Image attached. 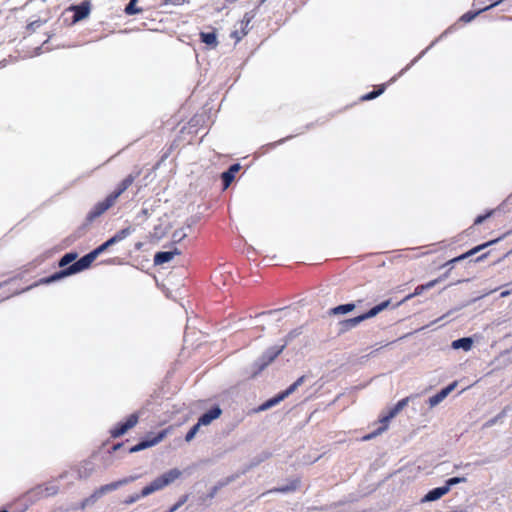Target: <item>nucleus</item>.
Returning a JSON list of instances; mask_svg holds the SVG:
<instances>
[{
	"mask_svg": "<svg viewBox=\"0 0 512 512\" xmlns=\"http://www.w3.org/2000/svg\"><path fill=\"white\" fill-rule=\"evenodd\" d=\"M135 177L133 175H128L117 187L115 191L110 193L103 201L98 202L92 210L89 212L87 218L89 221H93L97 217L101 216L108 209L113 207L118 198L132 185Z\"/></svg>",
	"mask_w": 512,
	"mask_h": 512,
	"instance_id": "1",
	"label": "nucleus"
},
{
	"mask_svg": "<svg viewBox=\"0 0 512 512\" xmlns=\"http://www.w3.org/2000/svg\"><path fill=\"white\" fill-rule=\"evenodd\" d=\"M181 474L182 472L177 468H173L165 472L161 476L155 478L149 485L144 487L141 491V496L146 497L156 491L163 489L164 487L177 480Z\"/></svg>",
	"mask_w": 512,
	"mask_h": 512,
	"instance_id": "2",
	"label": "nucleus"
},
{
	"mask_svg": "<svg viewBox=\"0 0 512 512\" xmlns=\"http://www.w3.org/2000/svg\"><path fill=\"white\" fill-rule=\"evenodd\" d=\"M389 304H390V301L386 300V301L376 305L372 309H370L367 313H364L360 316L350 318V319L340 322V331L346 332L352 328H355L364 320L375 317L380 312L384 311L389 306Z\"/></svg>",
	"mask_w": 512,
	"mask_h": 512,
	"instance_id": "3",
	"label": "nucleus"
},
{
	"mask_svg": "<svg viewBox=\"0 0 512 512\" xmlns=\"http://www.w3.org/2000/svg\"><path fill=\"white\" fill-rule=\"evenodd\" d=\"M305 380H306V376L305 375L301 376L292 385H290L285 391H283L282 393L278 394L277 396H275V397L269 399L268 401H266L265 403H263L259 407L258 410L265 411V410L270 409L271 407L277 405L282 400H284L286 397H288L289 395L294 393L298 389V387H300L305 382Z\"/></svg>",
	"mask_w": 512,
	"mask_h": 512,
	"instance_id": "4",
	"label": "nucleus"
},
{
	"mask_svg": "<svg viewBox=\"0 0 512 512\" xmlns=\"http://www.w3.org/2000/svg\"><path fill=\"white\" fill-rule=\"evenodd\" d=\"M93 261H94V259L91 256V254L89 253V254L83 256L78 261H76L71 266H69L66 270H64L61 273L51 277V279H49L48 281L58 279L61 276L72 275V274L78 273L80 271H83V270L87 269L93 263Z\"/></svg>",
	"mask_w": 512,
	"mask_h": 512,
	"instance_id": "5",
	"label": "nucleus"
},
{
	"mask_svg": "<svg viewBox=\"0 0 512 512\" xmlns=\"http://www.w3.org/2000/svg\"><path fill=\"white\" fill-rule=\"evenodd\" d=\"M285 344L281 346L271 347L267 352L258 360L257 365L259 370H263L268 366L285 348Z\"/></svg>",
	"mask_w": 512,
	"mask_h": 512,
	"instance_id": "6",
	"label": "nucleus"
},
{
	"mask_svg": "<svg viewBox=\"0 0 512 512\" xmlns=\"http://www.w3.org/2000/svg\"><path fill=\"white\" fill-rule=\"evenodd\" d=\"M137 478H138L137 476H130L128 478H124L122 480H119V481H116V482H113V483H110V484L103 485L99 489L96 490V497H102L105 494L118 489L122 485H125V484H128V483L132 482V481H135Z\"/></svg>",
	"mask_w": 512,
	"mask_h": 512,
	"instance_id": "7",
	"label": "nucleus"
},
{
	"mask_svg": "<svg viewBox=\"0 0 512 512\" xmlns=\"http://www.w3.org/2000/svg\"><path fill=\"white\" fill-rule=\"evenodd\" d=\"M409 400H410L409 397H406V398L400 400L393 408H391L388 411V413L386 415L382 416L380 422L383 425L388 426V422L391 419H393L399 412H401L408 405Z\"/></svg>",
	"mask_w": 512,
	"mask_h": 512,
	"instance_id": "8",
	"label": "nucleus"
},
{
	"mask_svg": "<svg viewBox=\"0 0 512 512\" xmlns=\"http://www.w3.org/2000/svg\"><path fill=\"white\" fill-rule=\"evenodd\" d=\"M137 422H138V415L137 414L130 415L125 423L119 425L112 431V436L116 438V437H120V436L124 435L128 430L133 428L137 424Z\"/></svg>",
	"mask_w": 512,
	"mask_h": 512,
	"instance_id": "9",
	"label": "nucleus"
},
{
	"mask_svg": "<svg viewBox=\"0 0 512 512\" xmlns=\"http://www.w3.org/2000/svg\"><path fill=\"white\" fill-rule=\"evenodd\" d=\"M457 386L456 382L451 383L444 389H442L439 393L429 398L428 402L431 408L440 404Z\"/></svg>",
	"mask_w": 512,
	"mask_h": 512,
	"instance_id": "10",
	"label": "nucleus"
},
{
	"mask_svg": "<svg viewBox=\"0 0 512 512\" xmlns=\"http://www.w3.org/2000/svg\"><path fill=\"white\" fill-rule=\"evenodd\" d=\"M165 435H166V433L163 431V432L159 433L153 439L142 441V442L138 443L137 445L133 446L130 449V451L131 452H138V451L144 450L146 448L152 447V446L158 444L160 441H162L163 438L165 437Z\"/></svg>",
	"mask_w": 512,
	"mask_h": 512,
	"instance_id": "11",
	"label": "nucleus"
},
{
	"mask_svg": "<svg viewBox=\"0 0 512 512\" xmlns=\"http://www.w3.org/2000/svg\"><path fill=\"white\" fill-rule=\"evenodd\" d=\"M165 435H166V433L163 431V432L159 433L153 439L142 441V442L138 443L137 445L133 446L130 449V451L131 452H138V451L144 450L146 448L152 447V446L158 444L160 441H162L163 438L165 437Z\"/></svg>",
	"mask_w": 512,
	"mask_h": 512,
	"instance_id": "12",
	"label": "nucleus"
},
{
	"mask_svg": "<svg viewBox=\"0 0 512 512\" xmlns=\"http://www.w3.org/2000/svg\"><path fill=\"white\" fill-rule=\"evenodd\" d=\"M448 493V487L442 486L434 488L433 490L429 491L422 499L421 502H431L436 501L446 495Z\"/></svg>",
	"mask_w": 512,
	"mask_h": 512,
	"instance_id": "13",
	"label": "nucleus"
},
{
	"mask_svg": "<svg viewBox=\"0 0 512 512\" xmlns=\"http://www.w3.org/2000/svg\"><path fill=\"white\" fill-rule=\"evenodd\" d=\"M251 18L248 17V14H245L243 20H241L238 25H239V28H236L232 33H231V37L234 38L236 40V42L240 41L241 38L243 36L246 35L247 33V26L250 22Z\"/></svg>",
	"mask_w": 512,
	"mask_h": 512,
	"instance_id": "14",
	"label": "nucleus"
},
{
	"mask_svg": "<svg viewBox=\"0 0 512 512\" xmlns=\"http://www.w3.org/2000/svg\"><path fill=\"white\" fill-rule=\"evenodd\" d=\"M179 254L180 251L178 249H174L173 251L158 252L154 256V263L156 265L168 263L174 258L175 255Z\"/></svg>",
	"mask_w": 512,
	"mask_h": 512,
	"instance_id": "15",
	"label": "nucleus"
},
{
	"mask_svg": "<svg viewBox=\"0 0 512 512\" xmlns=\"http://www.w3.org/2000/svg\"><path fill=\"white\" fill-rule=\"evenodd\" d=\"M222 413V410L219 407H215L211 409L210 411L204 413L198 420L199 425H209L213 420L220 417Z\"/></svg>",
	"mask_w": 512,
	"mask_h": 512,
	"instance_id": "16",
	"label": "nucleus"
},
{
	"mask_svg": "<svg viewBox=\"0 0 512 512\" xmlns=\"http://www.w3.org/2000/svg\"><path fill=\"white\" fill-rule=\"evenodd\" d=\"M494 242H495V241H490V242H488V243H485V244L479 245V246H477V247H475V248L471 249L470 251H468V252H466V253H464V254H462V255L458 256V257H455V258L451 259L450 261H448V262L446 263V265L454 264V263L459 262V261H461V260H463V259H466L467 257H469V256H471V255H474L475 253L479 252L480 250H482L483 248H485L486 246H488V245H490V244H492V243H494Z\"/></svg>",
	"mask_w": 512,
	"mask_h": 512,
	"instance_id": "17",
	"label": "nucleus"
},
{
	"mask_svg": "<svg viewBox=\"0 0 512 512\" xmlns=\"http://www.w3.org/2000/svg\"><path fill=\"white\" fill-rule=\"evenodd\" d=\"M503 0H494L490 5L484 7L483 9H480L478 10L477 12L475 13H471V12H468L466 14H464L462 17H461V20L464 21V22H470L471 20H473L477 15H479L481 12L483 11H488L494 7H496L498 4H500Z\"/></svg>",
	"mask_w": 512,
	"mask_h": 512,
	"instance_id": "18",
	"label": "nucleus"
},
{
	"mask_svg": "<svg viewBox=\"0 0 512 512\" xmlns=\"http://www.w3.org/2000/svg\"><path fill=\"white\" fill-rule=\"evenodd\" d=\"M473 345V340L470 337H464L457 339L452 342L451 346L453 349H463L464 351L471 350Z\"/></svg>",
	"mask_w": 512,
	"mask_h": 512,
	"instance_id": "19",
	"label": "nucleus"
},
{
	"mask_svg": "<svg viewBox=\"0 0 512 512\" xmlns=\"http://www.w3.org/2000/svg\"><path fill=\"white\" fill-rule=\"evenodd\" d=\"M239 169H240V165L234 164L229 168L228 171H226L222 174V179L224 182V189L228 188V186L231 184V182L234 179L235 173L238 172Z\"/></svg>",
	"mask_w": 512,
	"mask_h": 512,
	"instance_id": "20",
	"label": "nucleus"
},
{
	"mask_svg": "<svg viewBox=\"0 0 512 512\" xmlns=\"http://www.w3.org/2000/svg\"><path fill=\"white\" fill-rule=\"evenodd\" d=\"M90 12L89 4L83 3L75 8L74 21H79L88 16Z\"/></svg>",
	"mask_w": 512,
	"mask_h": 512,
	"instance_id": "21",
	"label": "nucleus"
},
{
	"mask_svg": "<svg viewBox=\"0 0 512 512\" xmlns=\"http://www.w3.org/2000/svg\"><path fill=\"white\" fill-rule=\"evenodd\" d=\"M131 233H132L131 227L124 228V229L118 231L113 237L110 238V240L115 245V244L119 243L120 241L124 240Z\"/></svg>",
	"mask_w": 512,
	"mask_h": 512,
	"instance_id": "22",
	"label": "nucleus"
},
{
	"mask_svg": "<svg viewBox=\"0 0 512 512\" xmlns=\"http://www.w3.org/2000/svg\"><path fill=\"white\" fill-rule=\"evenodd\" d=\"M354 309H355V304L348 303V304H344V305H339V306L331 309V313L334 315L346 314V313L353 311Z\"/></svg>",
	"mask_w": 512,
	"mask_h": 512,
	"instance_id": "23",
	"label": "nucleus"
},
{
	"mask_svg": "<svg viewBox=\"0 0 512 512\" xmlns=\"http://www.w3.org/2000/svg\"><path fill=\"white\" fill-rule=\"evenodd\" d=\"M200 36L202 41L208 46L215 47L217 45V38L214 32H202Z\"/></svg>",
	"mask_w": 512,
	"mask_h": 512,
	"instance_id": "24",
	"label": "nucleus"
},
{
	"mask_svg": "<svg viewBox=\"0 0 512 512\" xmlns=\"http://www.w3.org/2000/svg\"><path fill=\"white\" fill-rule=\"evenodd\" d=\"M299 484H300V481L298 479H294L291 481V483L289 485L276 488V489H274V491L281 492V493H288L291 491H295L299 487ZM270 492H273V490H271Z\"/></svg>",
	"mask_w": 512,
	"mask_h": 512,
	"instance_id": "25",
	"label": "nucleus"
},
{
	"mask_svg": "<svg viewBox=\"0 0 512 512\" xmlns=\"http://www.w3.org/2000/svg\"><path fill=\"white\" fill-rule=\"evenodd\" d=\"M114 244L112 243V241L110 239H108L106 242H104L102 245H100L99 247H97L95 250H93L92 252H90L91 256L93 257V259L95 260L98 255H100L102 252H104L106 249H108L109 247L113 246Z\"/></svg>",
	"mask_w": 512,
	"mask_h": 512,
	"instance_id": "26",
	"label": "nucleus"
},
{
	"mask_svg": "<svg viewBox=\"0 0 512 512\" xmlns=\"http://www.w3.org/2000/svg\"><path fill=\"white\" fill-rule=\"evenodd\" d=\"M114 244L112 243V241L110 239H108L106 242H104L102 245H100L99 247H97L95 250H93L92 252H90L91 256L93 257V259L95 260L98 255H100L102 252H104L106 249H108L109 247L113 246Z\"/></svg>",
	"mask_w": 512,
	"mask_h": 512,
	"instance_id": "27",
	"label": "nucleus"
},
{
	"mask_svg": "<svg viewBox=\"0 0 512 512\" xmlns=\"http://www.w3.org/2000/svg\"><path fill=\"white\" fill-rule=\"evenodd\" d=\"M137 0H131L125 8V12L129 15L137 14L141 12L140 8L136 7Z\"/></svg>",
	"mask_w": 512,
	"mask_h": 512,
	"instance_id": "28",
	"label": "nucleus"
},
{
	"mask_svg": "<svg viewBox=\"0 0 512 512\" xmlns=\"http://www.w3.org/2000/svg\"><path fill=\"white\" fill-rule=\"evenodd\" d=\"M466 481H467V479L465 477H453L446 481L445 487H448V492H449L451 486H454L459 483H464Z\"/></svg>",
	"mask_w": 512,
	"mask_h": 512,
	"instance_id": "29",
	"label": "nucleus"
},
{
	"mask_svg": "<svg viewBox=\"0 0 512 512\" xmlns=\"http://www.w3.org/2000/svg\"><path fill=\"white\" fill-rule=\"evenodd\" d=\"M75 259H76V254L68 253V254H66V255H64L62 257V259L60 260L59 265L61 267H64V266L68 265L69 263L73 262Z\"/></svg>",
	"mask_w": 512,
	"mask_h": 512,
	"instance_id": "30",
	"label": "nucleus"
},
{
	"mask_svg": "<svg viewBox=\"0 0 512 512\" xmlns=\"http://www.w3.org/2000/svg\"><path fill=\"white\" fill-rule=\"evenodd\" d=\"M101 497H96V491L82 502V508L93 505Z\"/></svg>",
	"mask_w": 512,
	"mask_h": 512,
	"instance_id": "31",
	"label": "nucleus"
},
{
	"mask_svg": "<svg viewBox=\"0 0 512 512\" xmlns=\"http://www.w3.org/2000/svg\"><path fill=\"white\" fill-rule=\"evenodd\" d=\"M201 425H199V423L197 422V424H195L191 429L190 431L187 433L186 437H185V440L187 442H190L194 437L195 435L197 434V432L199 431V428H200Z\"/></svg>",
	"mask_w": 512,
	"mask_h": 512,
	"instance_id": "32",
	"label": "nucleus"
},
{
	"mask_svg": "<svg viewBox=\"0 0 512 512\" xmlns=\"http://www.w3.org/2000/svg\"><path fill=\"white\" fill-rule=\"evenodd\" d=\"M387 429V425H382L381 427H379L375 432L371 433V434H368L366 436L363 437V440H370L372 438H374L375 436L377 435H380L382 432H384L385 430Z\"/></svg>",
	"mask_w": 512,
	"mask_h": 512,
	"instance_id": "33",
	"label": "nucleus"
},
{
	"mask_svg": "<svg viewBox=\"0 0 512 512\" xmlns=\"http://www.w3.org/2000/svg\"><path fill=\"white\" fill-rule=\"evenodd\" d=\"M384 91V87H382L380 90L378 91H372L368 94H366L365 96L362 97L363 100H372L376 97H378L380 94H382Z\"/></svg>",
	"mask_w": 512,
	"mask_h": 512,
	"instance_id": "34",
	"label": "nucleus"
},
{
	"mask_svg": "<svg viewBox=\"0 0 512 512\" xmlns=\"http://www.w3.org/2000/svg\"><path fill=\"white\" fill-rule=\"evenodd\" d=\"M439 282H441V278L434 279V280H432L426 284H423V285H424L425 289L428 290V289L433 288Z\"/></svg>",
	"mask_w": 512,
	"mask_h": 512,
	"instance_id": "35",
	"label": "nucleus"
},
{
	"mask_svg": "<svg viewBox=\"0 0 512 512\" xmlns=\"http://www.w3.org/2000/svg\"><path fill=\"white\" fill-rule=\"evenodd\" d=\"M185 236H186V234L184 232L180 231V230L179 231H175L173 233V239L175 241H181Z\"/></svg>",
	"mask_w": 512,
	"mask_h": 512,
	"instance_id": "36",
	"label": "nucleus"
},
{
	"mask_svg": "<svg viewBox=\"0 0 512 512\" xmlns=\"http://www.w3.org/2000/svg\"><path fill=\"white\" fill-rule=\"evenodd\" d=\"M492 213H493V211H490V212H489V213H487L486 215L478 216V217L475 219V224H481L485 219H487L488 217H490Z\"/></svg>",
	"mask_w": 512,
	"mask_h": 512,
	"instance_id": "37",
	"label": "nucleus"
},
{
	"mask_svg": "<svg viewBox=\"0 0 512 512\" xmlns=\"http://www.w3.org/2000/svg\"><path fill=\"white\" fill-rule=\"evenodd\" d=\"M141 497H142L141 493L140 494L132 495V496L129 497V499L126 500V503L132 504V503L138 501Z\"/></svg>",
	"mask_w": 512,
	"mask_h": 512,
	"instance_id": "38",
	"label": "nucleus"
},
{
	"mask_svg": "<svg viewBox=\"0 0 512 512\" xmlns=\"http://www.w3.org/2000/svg\"><path fill=\"white\" fill-rule=\"evenodd\" d=\"M425 287L424 285H419L415 288V291L413 292V295L414 296H418V295H421L424 291H425Z\"/></svg>",
	"mask_w": 512,
	"mask_h": 512,
	"instance_id": "39",
	"label": "nucleus"
},
{
	"mask_svg": "<svg viewBox=\"0 0 512 512\" xmlns=\"http://www.w3.org/2000/svg\"><path fill=\"white\" fill-rule=\"evenodd\" d=\"M413 297H415V296L413 295V293H412V294L407 295V296H406L402 301H400V302L397 304V306H400L401 304H403L404 302H406V301L410 300V299H411V298H413Z\"/></svg>",
	"mask_w": 512,
	"mask_h": 512,
	"instance_id": "40",
	"label": "nucleus"
},
{
	"mask_svg": "<svg viewBox=\"0 0 512 512\" xmlns=\"http://www.w3.org/2000/svg\"><path fill=\"white\" fill-rule=\"evenodd\" d=\"M282 310H272V311H269L268 313L271 314V315H277L281 312Z\"/></svg>",
	"mask_w": 512,
	"mask_h": 512,
	"instance_id": "41",
	"label": "nucleus"
},
{
	"mask_svg": "<svg viewBox=\"0 0 512 512\" xmlns=\"http://www.w3.org/2000/svg\"><path fill=\"white\" fill-rule=\"evenodd\" d=\"M56 493V489L52 488L51 490H49L48 494L49 495H53Z\"/></svg>",
	"mask_w": 512,
	"mask_h": 512,
	"instance_id": "42",
	"label": "nucleus"
},
{
	"mask_svg": "<svg viewBox=\"0 0 512 512\" xmlns=\"http://www.w3.org/2000/svg\"><path fill=\"white\" fill-rule=\"evenodd\" d=\"M508 295H509V292H508V291H504V292H502V293H501V296H502V297H506V296H508Z\"/></svg>",
	"mask_w": 512,
	"mask_h": 512,
	"instance_id": "43",
	"label": "nucleus"
},
{
	"mask_svg": "<svg viewBox=\"0 0 512 512\" xmlns=\"http://www.w3.org/2000/svg\"><path fill=\"white\" fill-rule=\"evenodd\" d=\"M447 277V274H444V276L440 277L441 281Z\"/></svg>",
	"mask_w": 512,
	"mask_h": 512,
	"instance_id": "44",
	"label": "nucleus"
}]
</instances>
